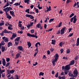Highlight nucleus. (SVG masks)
<instances>
[{"mask_svg":"<svg viewBox=\"0 0 79 79\" xmlns=\"http://www.w3.org/2000/svg\"><path fill=\"white\" fill-rule=\"evenodd\" d=\"M35 10L36 11L35 12L37 13H38L39 12L38 11V10L37 9H36V10Z\"/></svg>","mask_w":79,"mask_h":79,"instance_id":"58","label":"nucleus"},{"mask_svg":"<svg viewBox=\"0 0 79 79\" xmlns=\"http://www.w3.org/2000/svg\"><path fill=\"white\" fill-rule=\"evenodd\" d=\"M30 2V0H24L25 3H27L28 4H29Z\"/></svg>","mask_w":79,"mask_h":79,"instance_id":"14","label":"nucleus"},{"mask_svg":"<svg viewBox=\"0 0 79 79\" xmlns=\"http://www.w3.org/2000/svg\"><path fill=\"white\" fill-rule=\"evenodd\" d=\"M38 64V63L37 62H36L35 64H33V66H36V65H37Z\"/></svg>","mask_w":79,"mask_h":79,"instance_id":"57","label":"nucleus"},{"mask_svg":"<svg viewBox=\"0 0 79 79\" xmlns=\"http://www.w3.org/2000/svg\"><path fill=\"white\" fill-rule=\"evenodd\" d=\"M19 41H15V44L16 45H17L19 43Z\"/></svg>","mask_w":79,"mask_h":79,"instance_id":"41","label":"nucleus"},{"mask_svg":"<svg viewBox=\"0 0 79 79\" xmlns=\"http://www.w3.org/2000/svg\"><path fill=\"white\" fill-rule=\"evenodd\" d=\"M5 49V47L3 46L2 47V51L4 52Z\"/></svg>","mask_w":79,"mask_h":79,"instance_id":"17","label":"nucleus"},{"mask_svg":"<svg viewBox=\"0 0 79 79\" xmlns=\"http://www.w3.org/2000/svg\"><path fill=\"white\" fill-rule=\"evenodd\" d=\"M8 47H10V46H12V43L11 42H9L7 44Z\"/></svg>","mask_w":79,"mask_h":79,"instance_id":"11","label":"nucleus"},{"mask_svg":"<svg viewBox=\"0 0 79 79\" xmlns=\"http://www.w3.org/2000/svg\"><path fill=\"white\" fill-rule=\"evenodd\" d=\"M54 49L53 48H51V49H50V51L51 52H52L54 51Z\"/></svg>","mask_w":79,"mask_h":79,"instance_id":"38","label":"nucleus"},{"mask_svg":"<svg viewBox=\"0 0 79 79\" xmlns=\"http://www.w3.org/2000/svg\"><path fill=\"white\" fill-rule=\"evenodd\" d=\"M73 18H71L70 19V22H73Z\"/></svg>","mask_w":79,"mask_h":79,"instance_id":"51","label":"nucleus"},{"mask_svg":"<svg viewBox=\"0 0 79 79\" xmlns=\"http://www.w3.org/2000/svg\"><path fill=\"white\" fill-rule=\"evenodd\" d=\"M12 9L11 7H7L6 8L4 9V10L6 11V10H8L9 11L10 10H12Z\"/></svg>","mask_w":79,"mask_h":79,"instance_id":"10","label":"nucleus"},{"mask_svg":"<svg viewBox=\"0 0 79 79\" xmlns=\"http://www.w3.org/2000/svg\"><path fill=\"white\" fill-rule=\"evenodd\" d=\"M14 13V12L13 11H10V13L11 15L13 14Z\"/></svg>","mask_w":79,"mask_h":79,"instance_id":"45","label":"nucleus"},{"mask_svg":"<svg viewBox=\"0 0 79 79\" xmlns=\"http://www.w3.org/2000/svg\"><path fill=\"white\" fill-rule=\"evenodd\" d=\"M34 30H33V29H32V30H31V33H34Z\"/></svg>","mask_w":79,"mask_h":79,"instance_id":"50","label":"nucleus"},{"mask_svg":"<svg viewBox=\"0 0 79 79\" xmlns=\"http://www.w3.org/2000/svg\"><path fill=\"white\" fill-rule=\"evenodd\" d=\"M2 60H3L2 64L6 63V61L5 60V59H4V58H2Z\"/></svg>","mask_w":79,"mask_h":79,"instance_id":"33","label":"nucleus"},{"mask_svg":"<svg viewBox=\"0 0 79 79\" xmlns=\"http://www.w3.org/2000/svg\"><path fill=\"white\" fill-rule=\"evenodd\" d=\"M3 31H4V33H7L8 32V31L6 29L4 30Z\"/></svg>","mask_w":79,"mask_h":79,"instance_id":"39","label":"nucleus"},{"mask_svg":"<svg viewBox=\"0 0 79 79\" xmlns=\"http://www.w3.org/2000/svg\"><path fill=\"white\" fill-rule=\"evenodd\" d=\"M70 66V65L69 64L65 66V69H66V70H69L71 67Z\"/></svg>","mask_w":79,"mask_h":79,"instance_id":"3","label":"nucleus"},{"mask_svg":"<svg viewBox=\"0 0 79 79\" xmlns=\"http://www.w3.org/2000/svg\"><path fill=\"white\" fill-rule=\"evenodd\" d=\"M35 51H36V52H35V54H34V56H35L38 53L39 50L38 49V48H36V49L35 50Z\"/></svg>","mask_w":79,"mask_h":79,"instance_id":"9","label":"nucleus"},{"mask_svg":"<svg viewBox=\"0 0 79 79\" xmlns=\"http://www.w3.org/2000/svg\"><path fill=\"white\" fill-rule=\"evenodd\" d=\"M5 70H2V71L1 70V71H0V72H1V74H2V73H4V72H5Z\"/></svg>","mask_w":79,"mask_h":79,"instance_id":"52","label":"nucleus"},{"mask_svg":"<svg viewBox=\"0 0 79 79\" xmlns=\"http://www.w3.org/2000/svg\"><path fill=\"white\" fill-rule=\"evenodd\" d=\"M17 48L20 50L23 51L24 50V48L23 46H19Z\"/></svg>","mask_w":79,"mask_h":79,"instance_id":"5","label":"nucleus"},{"mask_svg":"<svg viewBox=\"0 0 79 79\" xmlns=\"http://www.w3.org/2000/svg\"><path fill=\"white\" fill-rule=\"evenodd\" d=\"M6 61L7 62H9V61H10V59L9 58H6Z\"/></svg>","mask_w":79,"mask_h":79,"instance_id":"27","label":"nucleus"},{"mask_svg":"<svg viewBox=\"0 0 79 79\" xmlns=\"http://www.w3.org/2000/svg\"><path fill=\"white\" fill-rule=\"evenodd\" d=\"M27 36H28L29 37H32L33 36V35H31L29 33H28L27 34Z\"/></svg>","mask_w":79,"mask_h":79,"instance_id":"19","label":"nucleus"},{"mask_svg":"<svg viewBox=\"0 0 79 79\" xmlns=\"http://www.w3.org/2000/svg\"><path fill=\"white\" fill-rule=\"evenodd\" d=\"M20 39V37H18L16 38L15 39V41H19V40Z\"/></svg>","mask_w":79,"mask_h":79,"instance_id":"18","label":"nucleus"},{"mask_svg":"<svg viewBox=\"0 0 79 79\" xmlns=\"http://www.w3.org/2000/svg\"><path fill=\"white\" fill-rule=\"evenodd\" d=\"M26 16L27 17H28L29 18H30V19H34V17H33V16L31 15L26 14Z\"/></svg>","mask_w":79,"mask_h":79,"instance_id":"6","label":"nucleus"},{"mask_svg":"<svg viewBox=\"0 0 79 79\" xmlns=\"http://www.w3.org/2000/svg\"><path fill=\"white\" fill-rule=\"evenodd\" d=\"M41 26V24H40V23H39L37 25V27L38 28H40V27Z\"/></svg>","mask_w":79,"mask_h":79,"instance_id":"25","label":"nucleus"},{"mask_svg":"<svg viewBox=\"0 0 79 79\" xmlns=\"http://www.w3.org/2000/svg\"><path fill=\"white\" fill-rule=\"evenodd\" d=\"M2 39L3 40H4V42H6L8 41V38H6V37L4 36L2 38Z\"/></svg>","mask_w":79,"mask_h":79,"instance_id":"7","label":"nucleus"},{"mask_svg":"<svg viewBox=\"0 0 79 79\" xmlns=\"http://www.w3.org/2000/svg\"><path fill=\"white\" fill-rule=\"evenodd\" d=\"M51 10V7L50 6H49V7L48 8V9L47 10V11L48 12V11H50V10Z\"/></svg>","mask_w":79,"mask_h":79,"instance_id":"29","label":"nucleus"},{"mask_svg":"<svg viewBox=\"0 0 79 79\" xmlns=\"http://www.w3.org/2000/svg\"><path fill=\"white\" fill-rule=\"evenodd\" d=\"M3 10H4V11H5V13H7V12H8V11H9V10H4V9H3Z\"/></svg>","mask_w":79,"mask_h":79,"instance_id":"60","label":"nucleus"},{"mask_svg":"<svg viewBox=\"0 0 79 79\" xmlns=\"http://www.w3.org/2000/svg\"><path fill=\"white\" fill-rule=\"evenodd\" d=\"M34 6H33V5H32L30 6V7L31 9H32L33 8Z\"/></svg>","mask_w":79,"mask_h":79,"instance_id":"63","label":"nucleus"},{"mask_svg":"<svg viewBox=\"0 0 79 79\" xmlns=\"http://www.w3.org/2000/svg\"><path fill=\"white\" fill-rule=\"evenodd\" d=\"M43 58H44V59L45 60V59H46L47 57L45 56V55H44L43 57Z\"/></svg>","mask_w":79,"mask_h":79,"instance_id":"54","label":"nucleus"},{"mask_svg":"<svg viewBox=\"0 0 79 79\" xmlns=\"http://www.w3.org/2000/svg\"><path fill=\"white\" fill-rule=\"evenodd\" d=\"M32 37L36 38H38V36H37L35 35H34V34H33Z\"/></svg>","mask_w":79,"mask_h":79,"instance_id":"43","label":"nucleus"},{"mask_svg":"<svg viewBox=\"0 0 79 79\" xmlns=\"http://www.w3.org/2000/svg\"><path fill=\"white\" fill-rule=\"evenodd\" d=\"M15 70L14 69H12V70H11L10 71V73L11 74H13L15 73Z\"/></svg>","mask_w":79,"mask_h":79,"instance_id":"16","label":"nucleus"},{"mask_svg":"<svg viewBox=\"0 0 79 79\" xmlns=\"http://www.w3.org/2000/svg\"><path fill=\"white\" fill-rule=\"evenodd\" d=\"M77 43H79V38H78L77 39Z\"/></svg>","mask_w":79,"mask_h":79,"instance_id":"64","label":"nucleus"},{"mask_svg":"<svg viewBox=\"0 0 79 79\" xmlns=\"http://www.w3.org/2000/svg\"><path fill=\"white\" fill-rule=\"evenodd\" d=\"M59 46H60L61 47L62 46V42H60V43H59Z\"/></svg>","mask_w":79,"mask_h":79,"instance_id":"59","label":"nucleus"},{"mask_svg":"<svg viewBox=\"0 0 79 79\" xmlns=\"http://www.w3.org/2000/svg\"><path fill=\"white\" fill-rule=\"evenodd\" d=\"M77 21V19H73V23H76Z\"/></svg>","mask_w":79,"mask_h":79,"instance_id":"30","label":"nucleus"},{"mask_svg":"<svg viewBox=\"0 0 79 79\" xmlns=\"http://www.w3.org/2000/svg\"><path fill=\"white\" fill-rule=\"evenodd\" d=\"M18 26L19 27H22V24H18Z\"/></svg>","mask_w":79,"mask_h":79,"instance_id":"61","label":"nucleus"},{"mask_svg":"<svg viewBox=\"0 0 79 79\" xmlns=\"http://www.w3.org/2000/svg\"><path fill=\"white\" fill-rule=\"evenodd\" d=\"M74 15V13H73L71 14V15H70V17H70V18H72V17H73Z\"/></svg>","mask_w":79,"mask_h":79,"instance_id":"24","label":"nucleus"},{"mask_svg":"<svg viewBox=\"0 0 79 79\" xmlns=\"http://www.w3.org/2000/svg\"><path fill=\"white\" fill-rule=\"evenodd\" d=\"M69 76L70 77H73V73L70 72H69Z\"/></svg>","mask_w":79,"mask_h":79,"instance_id":"13","label":"nucleus"},{"mask_svg":"<svg viewBox=\"0 0 79 79\" xmlns=\"http://www.w3.org/2000/svg\"><path fill=\"white\" fill-rule=\"evenodd\" d=\"M75 64V61L74 60H72V61H70V64H69L70 66H71V65H74Z\"/></svg>","mask_w":79,"mask_h":79,"instance_id":"8","label":"nucleus"},{"mask_svg":"<svg viewBox=\"0 0 79 79\" xmlns=\"http://www.w3.org/2000/svg\"><path fill=\"white\" fill-rule=\"evenodd\" d=\"M78 72L77 70V69H75L74 70L73 74V77H77L78 76Z\"/></svg>","mask_w":79,"mask_h":79,"instance_id":"1","label":"nucleus"},{"mask_svg":"<svg viewBox=\"0 0 79 79\" xmlns=\"http://www.w3.org/2000/svg\"><path fill=\"white\" fill-rule=\"evenodd\" d=\"M9 64H10V63L9 62L7 63L6 64V67H8V66H9Z\"/></svg>","mask_w":79,"mask_h":79,"instance_id":"34","label":"nucleus"},{"mask_svg":"<svg viewBox=\"0 0 79 79\" xmlns=\"http://www.w3.org/2000/svg\"><path fill=\"white\" fill-rule=\"evenodd\" d=\"M78 56L77 55L75 58V60H77V58H78Z\"/></svg>","mask_w":79,"mask_h":79,"instance_id":"49","label":"nucleus"},{"mask_svg":"<svg viewBox=\"0 0 79 79\" xmlns=\"http://www.w3.org/2000/svg\"><path fill=\"white\" fill-rule=\"evenodd\" d=\"M62 59H63L64 60H65V59L66 60H68V57H65V56H64L63 57V58H62Z\"/></svg>","mask_w":79,"mask_h":79,"instance_id":"46","label":"nucleus"},{"mask_svg":"<svg viewBox=\"0 0 79 79\" xmlns=\"http://www.w3.org/2000/svg\"><path fill=\"white\" fill-rule=\"evenodd\" d=\"M4 23H1L0 22V27L4 25Z\"/></svg>","mask_w":79,"mask_h":79,"instance_id":"42","label":"nucleus"},{"mask_svg":"<svg viewBox=\"0 0 79 79\" xmlns=\"http://www.w3.org/2000/svg\"><path fill=\"white\" fill-rule=\"evenodd\" d=\"M28 45L29 46V47H28V48H29L31 46V43H30V42H29L28 43Z\"/></svg>","mask_w":79,"mask_h":79,"instance_id":"23","label":"nucleus"},{"mask_svg":"<svg viewBox=\"0 0 79 79\" xmlns=\"http://www.w3.org/2000/svg\"><path fill=\"white\" fill-rule=\"evenodd\" d=\"M51 41H52V43H51V44H52L54 45L56 43V40H52Z\"/></svg>","mask_w":79,"mask_h":79,"instance_id":"15","label":"nucleus"},{"mask_svg":"<svg viewBox=\"0 0 79 79\" xmlns=\"http://www.w3.org/2000/svg\"><path fill=\"white\" fill-rule=\"evenodd\" d=\"M47 25L46 24H45L44 25V27L45 29H46L47 28Z\"/></svg>","mask_w":79,"mask_h":79,"instance_id":"62","label":"nucleus"},{"mask_svg":"<svg viewBox=\"0 0 79 79\" xmlns=\"http://www.w3.org/2000/svg\"><path fill=\"white\" fill-rule=\"evenodd\" d=\"M58 74L59 73H56V75H55V77H56V78H57L58 77Z\"/></svg>","mask_w":79,"mask_h":79,"instance_id":"26","label":"nucleus"},{"mask_svg":"<svg viewBox=\"0 0 79 79\" xmlns=\"http://www.w3.org/2000/svg\"><path fill=\"white\" fill-rule=\"evenodd\" d=\"M54 20V19H51L49 20V23H51Z\"/></svg>","mask_w":79,"mask_h":79,"instance_id":"28","label":"nucleus"},{"mask_svg":"<svg viewBox=\"0 0 79 79\" xmlns=\"http://www.w3.org/2000/svg\"><path fill=\"white\" fill-rule=\"evenodd\" d=\"M60 32H60L61 35H63L64 33V31L62 29L60 30Z\"/></svg>","mask_w":79,"mask_h":79,"instance_id":"21","label":"nucleus"},{"mask_svg":"<svg viewBox=\"0 0 79 79\" xmlns=\"http://www.w3.org/2000/svg\"><path fill=\"white\" fill-rule=\"evenodd\" d=\"M6 18L9 19H11V16H9V15H8L6 17Z\"/></svg>","mask_w":79,"mask_h":79,"instance_id":"40","label":"nucleus"},{"mask_svg":"<svg viewBox=\"0 0 79 79\" xmlns=\"http://www.w3.org/2000/svg\"><path fill=\"white\" fill-rule=\"evenodd\" d=\"M15 79H19V76L18 75H15Z\"/></svg>","mask_w":79,"mask_h":79,"instance_id":"37","label":"nucleus"},{"mask_svg":"<svg viewBox=\"0 0 79 79\" xmlns=\"http://www.w3.org/2000/svg\"><path fill=\"white\" fill-rule=\"evenodd\" d=\"M44 73H43L42 72H41L39 73V76H43V75H44Z\"/></svg>","mask_w":79,"mask_h":79,"instance_id":"20","label":"nucleus"},{"mask_svg":"<svg viewBox=\"0 0 79 79\" xmlns=\"http://www.w3.org/2000/svg\"><path fill=\"white\" fill-rule=\"evenodd\" d=\"M19 5V3H15V4H14L13 5H14V6L15 5V6H18Z\"/></svg>","mask_w":79,"mask_h":79,"instance_id":"48","label":"nucleus"},{"mask_svg":"<svg viewBox=\"0 0 79 79\" xmlns=\"http://www.w3.org/2000/svg\"><path fill=\"white\" fill-rule=\"evenodd\" d=\"M60 53H62L64 51V50H63V49L62 48L60 49Z\"/></svg>","mask_w":79,"mask_h":79,"instance_id":"36","label":"nucleus"},{"mask_svg":"<svg viewBox=\"0 0 79 79\" xmlns=\"http://www.w3.org/2000/svg\"><path fill=\"white\" fill-rule=\"evenodd\" d=\"M18 33H20L21 34H22L23 33V31H18Z\"/></svg>","mask_w":79,"mask_h":79,"instance_id":"47","label":"nucleus"},{"mask_svg":"<svg viewBox=\"0 0 79 79\" xmlns=\"http://www.w3.org/2000/svg\"><path fill=\"white\" fill-rule=\"evenodd\" d=\"M20 55V54L19 53H18L16 55V57H15V60H16L17 58H19V56Z\"/></svg>","mask_w":79,"mask_h":79,"instance_id":"12","label":"nucleus"},{"mask_svg":"<svg viewBox=\"0 0 79 79\" xmlns=\"http://www.w3.org/2000/svg\"><path fill=\"white\" fill-rule=\"evenodd\" d=\"M66 77L65 75H64V77H61V79H65Z\"/></svg>","mask_w":79,"mask_h":79,"instance_id":"44","label":"nucleus"},{"mask_svg":"<svg viewBox=\"0 0 79 79\" xmlns=\"http://www.w3.org/2000/svg\"><path fill=\"white\" fill-rule=\"evenodd\" d=\"M60 30H59V31H57V34H60Z\"/></svg>","mask_w":79,"mask_h":79,"instance_id":"55","label":"nucleus"},{"mask_svg":"<svg viewBox=\"0 0 79 79\" xmlns=\"http://www.w3.org/2000/svg\"><path fill=\"white\" fill-rule=\"evenodd\" d=\"M8 29L9 30H13V28H12L11 27H8Z\"/></svg>","mask_w":79,"mask_h":79,"instance_id":"31","label":"nucleus"},{"mask_svg":"<svg viewBox=\"0 0 79 79\" xmlns=\"http://www.w3.org/2000/svg\"><path fill=\"white\" fill-rule=\"evenodd\" d=\"M73 33H70L69 35V36H68V37H71L73 35Z\"/></svg>","mask_w":79,"mask_h":79,"instance_id":"32","label":"nucleus"},{"mask_svg":"<svg viewBox=\"0 0 79 79\" xmlns=\"http://www.w3.org/2000/svg\"><path fill=\"white\" fill-rule=\"evenodd\" d=\"M58 58L57 57H55V59L54 60L52 61V65L54 66H55V63L56 62V61H57Z\"/></svg>","mask_w":79,"mask_h":79,"instance_id":"2","label":"nucleus"},{"mask_svg":"<svg viewBox=\"0 0 79 79\" xmlns=\"http://www.w3.org/2000/svg\"><path fill=\"white\" fill-rule=\"evenodd\" d=\"M66 52L68 54L70 52V50L69 49H67Z\"/></svg>","mask_w":79,"mask_h":79,"instance_id":"35","label":"nucleus"},{"mask_svg":"<svg viewBox=\"0 0 79 79\" xmlns=\"http://www.w3.org/2000/svg\"><path fill=\"white\" fill-rule=\"evenodd\" d=\"M69 32H70L71 30H72V28H70L69 29Z\"/></svg>","mask_w":79,"mask_h":79,"instance_id":"56","label":"nucleus"},{"mask_svg":"<svg viewBox=\"0 0 79 79\" xmlns=\"http://www.w3.org/2000/svg\"><path fill=\"white\" fill-rule=\"evenodd\" d=\"M62 22H60V23L59 24V26H58V27H60L62 25Z\"/></svg>","mask_w":79,"mask_h":79,"instance_id":"22","label":"nucleus"},{"mask_svg":"<svg viewBox=\"0 0 79 79\" xmlns=\"http://www.w3.org/2000/svg\"><path fill=\"white\" fill-rule=\"evenodd\" d=\"M71 0H67V2H66L67 3H69V2H71Z\"/></svg>","mask_w":79,"mask_h":79,"instance_id":"53","label":"nucleus"},{"mask_svg":"<svg viewBox=\"0 0 79 79\" xmlns=\"http://www.w3.org/2000/svg\"><path fill=\"white\" fill-rule=\"evenodd\" d=\"M13 35L11 37H10V39L11 40H12L13 38H15L17 36V35L15 34V33H13Z\"/></svg>","mask_w":79,"mask_h":79,"instance_id":"4","label":"nucleus"}]
</instances>
